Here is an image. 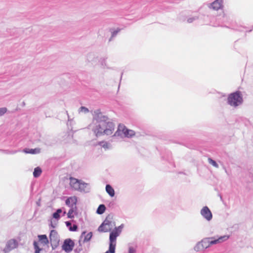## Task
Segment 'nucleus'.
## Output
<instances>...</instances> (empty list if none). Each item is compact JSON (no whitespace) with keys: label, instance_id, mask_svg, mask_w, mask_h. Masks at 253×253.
Instances as JSON below:
<instances>
[{"label":"nucleus","instance_id":"obj_15","mask_svg":"<svg viewBox=\"0 0 253 253\" xmlns=\"http://www.w3.org/2000/svg\"><path fill=\"white\" fill-rule=\"evenodd\" d=\"M106 191L107 193L112 197L115 195V191L112 186L109 184L106 186Z\"/></svg>","mask_w":253,"mask_h":253},{"label":"nucleus","instance_id":"obj_29","mask_svg":"<svg viewBox=\"0 0 253 253\" xmlns=\"http://www.w3.org/2000/svg\"><path fill=\"white\" fill-rule=\"evenodd\" d=\"M57 213H58L59 214L62 212V210L59 209H58L56 211Z\"/></svg>","mask_w":253,"mask_h":253},{"label":"nucleus","instance_id":"obj_18","mask_svg":"<svg viewBox=\"0 0 253 253\" xmlns=\"http://www.w3.org/2000/svg\"><path fill=\"white\" fill-rule=\"evenodd\" d=\"M42 170L40 167H37L35 169L33 175L35 177H39L42 173Z\"/></svg>","mask_w":253,"mask_h":253},{"label":"nucleus","instance_id":"obj_4","mask_svg":"<svg viewBox=\"0 0 253 253\" xmlns=\"http://www.w3.org/2000/svg\"><path fill=\"white\" fill-rule=\"evenodd\" d=\"M242 96L240 91H236L230 94L228 97V103L233 106H237L242 103Z\"/></svg>","mask_w":253,"mask_h":253},{"label":"nucleus","instance_id":"obj_3","mask_svg":"<svg viewBox=\"0 0 253 253\" xmlns=\"http://www.w3.org/2000/svg\"><path fill=\"white\" fill-rule=\"evenodd\" d=\"M122 228V226H119L118 227H115V229L111 232L109 236L110 244L109 250L108 251L109 253H115L116 239L117 237L121 234Z\"/></svg>","mask_w":253,"mask_h":253},{"label":"nucleus","instance_id":"obj_11","mask_svg":"<svg viewBox=\"0 0 253 253\" xmlns=\"http://www.w3.org/2000/svg\"><path fill=\"white\" fill-rule=\"evenodd\" d=\"M201 214L207 220H210L212 218V213L208 207H204L201 211Z\"/></svg>","mask_w":253,"mask_h":253},{"label":"nucleus","instance_id":"obj_32","mask_svg":"<svg viewBox=\"0 0 253 253\" xmlns=\"http://www.w3.org/2000/svg\"><path fill=\"white\" fill-rule=\"evenodd\" d=\"M109 253V252L108 251H107L106 253Z\"/></svg>","mask_w":253,"mask_h":253},{"label":"nucleus","instance_id":"obj_16","mask_svg":"<svg viewBox=\"0 0 253 253\" xmlns=\"http://www.w3.org/2000/svg\"><path fill=\"white\" fill-rule=\"evenodd\" d=\"M24 152L26 153H31V154H37L39 153L40 152V149L39 148H36V149H26L24 150Z\"/></svg>","mask_w":253,"mask_h":253},{"label":"nucleus","instance_id":"obj_5","mask_svg":"<svg viewBox=\"0 0 253 253\" xmlns=\"http://www.w3.org/2000/svg\"><path fill=\"white\" fill-rule=\"evenodd\" d=\"M86 184L74 177L70 178V185L75 190H84Z\"/></svg>","mask_w":253,"mask_h":253},{"label":"nucleus","instance_id":"obj_21","mask_svg":"<svg viewBox=\"0 0 253 253\" xmlns=\"http://www.w3.org/2000/svg\"><path fill=\"white\" fill-rule=\"evenodd\" d=\"M208 162H209L210 164L212 165L213 167L217 168L218 167V165L216 163V162L214 161V160H213L212 159H211V158L208 159Z\"/></svg>","mask_w":253,"mask_h":253},{"label":"nucleus","instance_id":"obj_20","mask_svg":"<svg viewBox=\"0 0 253 253\" xmlns=\"http://www.w3.org/2000/svg\"><path fill=\"white\" fill-rule=\"evenodd\" d=\"M34 247L35 249V253H40L42 249L40 248L38 243L37 242L35 241L34 242Z\"/></svg>","mask_w":253,"mask_h":253},{"label":"nucleus","instance_id":"obj_19","mask_svg":"<svg viewBox=\"0 0 253 253\" xmlns=\"http://www.w3.org/2000/svg\"><path fill=\"white\" fill-rule=\"evenodd\" d=\"M106 210V207L105 205H100L99 206L98 208H97L96 212L99 214H101L103 213Z\"/></svg>","mask_w":253,"mask_h":253},{"label":"nucleus","instance_id":"obj_25","mask_svg":"<svg viewBox=\"0 0 253 253\" xmlns=\"http://www.w3.org/2000/svg\"><path fill=\"white\" fill-rule=\"evenodd\" d=\"M78 227L76 225H74L72 227H70V230L73 231L77 230Z\"/></svg>","mask_w":253,"mask_h":253},{"label":"nucleus","instance_id":"obj_1","mask_svg":"<svg viewBox=\"0 0 253 253\" xmlns=\"http://www.w3.org/2000/svg\"><path fill=\"white\" fill-rule=\"evenodd\" d=\"M114 128L115 125L112 122L107 121L106 120H100L96 121L92 131L96 136H98L104 134L111 135L113 133Z\"/></svg>","mask_w":253,"mask_h":253},{"label":"nucleus","instance_id":"obj_12","mask_svg":"<svg viewBox=\"0 0 253 253\" xmlns=\"http://www.w3.org/2000/svg\"><path fill=\"white\" fill-rule=\"evenodd\" d=\"M77 198L76 196L70 197L66 200V204L70 208H77Z\"/></svg>","mask_w":253,"mask_h":253},{"label":"nucleus","instance_id":"obj_8","mask_svg":"<svg viewBox=\"0 0 253 253\" xmlns=\"http://www.w3.org/2000/svg\"><path fill=\"white\" fill-rule=\"evenodd\" d=\"M74 247V242L70 239H66L62 246V249L67 253L71 252Z\"/></svg>","mask_w":253,"mask_h":253},{"label":"nucleus","instance_id":"obj_28","mask_svg":"<svg viewBox=\"0 0 253 253\" xmlns=\"http://www.w3.org/2000/svg\"><path fill=\"white\" fill-rule=\"evenodd\" d=\"M92 237V234L91 233H89L88 234H87L86 237H85V239H86L87 238V240H89L90 239V238Z\"/></svg>","mask_w":253,"mask_h":253},{"label":"nucleus","instance_id":"obj_6","mask_svg":"<svg viewBox=\"0 0 253 253\" xmlns=\"http://www.w3.org/2000/svg\"><path fill=\"white\" fill-rule=\"evenodd\" d=\"M115 226V222L110 220L108 217H107L101 225L98 227V230L99 232H107L111 231Z\"/></svg>","mask_w":253,"mask_h":253},{"label":"nucleus","instance_id":"obj_23","mask_svg":"<svg viewBox=\"0 0 253 253\" xmlns=\"http://www.w3.org/2000/svg\"><path fill=\"white\" fill-rule=\"evenodd\" d=\"M7 111V109L6 108H0V116H2L4 114H5Z\"/></svg>","mask_w":253,"mask_h":253},{"label":"nucleus","instance_id":"obj_26","mask_svg":"<svg viewBox=\"0 0 253 253\" xmlns=\"http://www.w3.org/2000/svg\"><path fill=\"white\" fill-rule=\"evenodd\" d=\"M135 250L132 247L129 248V253H135Z\"/></svg>","mask_w":253,"mask_h":253},{"label":"nucleus","instance_id":"obj_2","mask_svg":"<svg viewBox=\"0 0 253 253\" xmlns=\"http://www.w3.org/2000/svg\"><path fill=\"white\" fill-rule=\"evenodd\" d=\"M229 238L228 235L221 236L215 239L213 238H207L199 242L194 247V250L199 252L201 250L206 249L212 245L217 244L227 240Z\"/></svg>","mask_w":253,"mask_h":253},{"label":"nucleus","instance_id":"obj_17","mask_svg":"<svg viewBox=\"0 0 253 253\" xmlns=\"http://www.w3.org/2000/svg\"><path fill=\"white\" fill-rule=\"evenodd\" d=\"M71 209L69 211L67 215L69 218H72L74 217V213L76 211L77 208H70Z\"/></svg>","mask_w":253,"mask_h":253},{"label":"nucleus","instance_id":"obj_30","mask_svg":"<svg viewBox=\"0 0 253 253\" xmlns=\"http://www.w3.org/2000/svg\"><path fill=\"white\" fill-rule=\"evenodd\" d=\"M66 225H67V226H69V225H71V223H70V222H68H68H66Z\"/></svg>","mask_w":253,"mask_h":253},{"label":"nucleus","instance_id":"obj_10","mask_svg":"<svg viewBox=\"0 0 253 253\" xmlns=\"http://www.w3.org/2000/svg\"><path fill=\"white\" fill-rule=\"evenodd\" d=\"M49 240L51 244L56 245L59 241L58 236L57 232L54 230H52L49 235Z\"/></svg>","mask_w":253,"mask_h":253},{"label":"nucleus","instance_id":"obj_31","mask_svg":"<svg viewBox=\"0 0 253 253\" xmlns=\"http://www.w3.org/2000/svg\"><path fill=\"white\" fill-rule=\"evenodd\" d=\"M64 215L66 214V211H64L63 213Z\"/></svg>","mask_w":253,"mask_h":253},{"label":"nucleus","instance_id":"obj_13","mask_svg":"<svg viewBox=\"0 0 253 253\" xmlns=\"http://www.w3.org/2000/svg\"><path fill=\"white\" fill-rule=\"evenodd\" d=\"M39 241L40 242L41 244L44 246L45 245H47L49 243V241L48 240V238L45 235H38V236Z\"/></svg>","mask_w":253,"mask_h":253},{"label":"nucleus","instance_id":"obj_7","mask_svg":"<svg viewBox=\"0 0 253 253\" xmlns=\"http://www.w3.org/2000/svg\"><path fill=\"white\" fill-rule=\"evenodd\" d=\"M120 131H122L125 136L127 137H132L135 134L134 131L131 129H128L124 125L122 124H120L119 125L118 130L116 131V134L118 133L119 134V132Z\"/></svg>","mask_w":253,"mask_h":253},{"label":"nucleus","instance_id":"obj_14","mask_svg":"<svg viewBox=\"0 0 253 253\" xmlns=\"http://www.w3.org/2000/svg\"><path fill=\"white\" fill-rule=\"evenodd\" d=\"M222 6V0H216L211 4L212 8L215 10H218Z\"/></svg>","mask_w":253,"mask_h":253},{"label":"nucleus","instance_id":"obj_24","mask_svg":"<svg viewBox=\"0 0 253 253\" xmlns=\"http://www.w3.org/2000/svg\"><path fill=\"white\" fill-rule=\"evenodd\" d=\"M53 217L55 219H58L60 218V215L58 213L55 212L53 214Z\"/></svg>","mask_w":253,"mask_h":253},{"label":"nucleus","instance_id":"obj_9","mask_svg":"<svg viewBox=\"0 0 253 253\" xmlns=\"http://www.w3.org/2000/svg\"><path fill=\"white\" fill-rule=\"evenodd\" d=\"M17 241L15 239H11L7 242L6 247L4 249L3 251L5 253H7L11 250L17 248Z\"/></svg>","mask_w":253,"mask_h":253},{"label":"nucleus","instance_id":"obj_22","mask_svg":"<svg viewBox=\"0 0 253 253\" xmlns=\"http://www.w3.org/2000/svg\"><path fill=\"white\" fill-rule=\"evenodd\" d=\"M80 112H84L85 113H87L89 111L88 109L87 108L83 106L81 107L80 108Z\"/></svg>","mask_w":253,"mask_h":253},{"label":"nucleus","instance_id":"obj_27","mask_svg":"<svg viewBox=\"0 0 253 253\" xmlns=\"http://www.w3.org/2000/svg\"><path fill=\"white\" fill-rule=\"evenodd\" d=\"M104 142H100L99 144L102 145L104 148H108V144L107 143L105 142L103 145H102V143H103Z\"/></svg>","mask_w":253,"mask_h":253}]
</instances>
